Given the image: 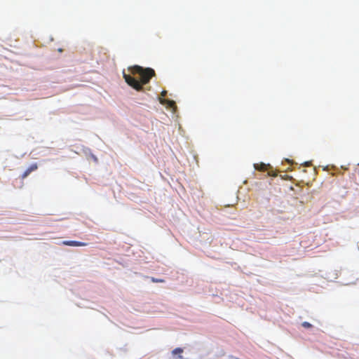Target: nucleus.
I'll return each mask as SVG.
<instances>
[{
  "label": "nucleus",
  "mask_w": 359,
  "mask_h": 359,
  "mask_svg": "<svg viewBox=\"0 0 359 359\" xmlns=\"http://www.w3.org/2000/svg\"><path fill=\"white\" fill-rule=\"evenodd\" d=\"M166 94H167V91L166 90H163L161 92V96L162 97H165L166 95Z\"/></svg>",
  "instance_id": "10"
},
{
  "label": "nucleus",
  "mask_w": 359,
  "mask_h": 359,
  "mask_svg": "<svg viewBox=\"0 0 359 359\" xmlns=\"http://www.w3.org/2000/svg\"><path fill=\"white\" fill-rule=\"evenodd\" d=\"M268 175L269 176H273V177H276L277 175V174L273 171H269Z\"/></svg>",
  "instance_id": "9"
},
{
  "label": "nucleus",
  "mask_w": 359,
  "mask_h": 359,
  "mask_svg": "<svg viewBox=\"0 0 359 359\" xmlns=\"http://www.w3.org/2000/svg\"><path fill=\"white\" fill-rule=\"evenodd\" d=\"M151 281L154 283H163L164 282V280L163 279H158V278H152Z\"/></svg>",
  "instance_id": "8"
},
{
  "label": "nucleus",
  "mask_w": 359,
  "mask_h": 359,
  "mask_svg": "<svg viewBox=\"0 0 359 359\" xmlns=\"http://www.w3.org/2000/svg\"><path fill=\"white\" fill-rule=\"evenodd\" d=\"M302 325L305 328H311L312 327V325L309 322H303Z\"/></svg>",
  "instance_id": "7"
},
{
  "label": "nucleus",
  "mask_w": 359,
  "mask_h": 359,
  "mask_svg": "<svg viewBox=\"0 0 359 359\" xmlns=\"http://www.w3.org/2000/svg\"><path fill=\"white\" fill-rule=\"evenodd\" d=\"M184 351L182 348H176L172 351V355L173 356L177 355L178 359H183V353Z\"/></svg>",
  "instance_id": "5"
},
{
  "label": "nucleus",
  "mask_w": 359,
  "mask_h": 359,
  "mask_svg": "<svg viewBox=\"0 0 359 359\" xmlns=\"http://www.w3.org/2000/svg\"><path fill=\"white\" fill-rule=\"evenodd\" d=\"M62 244L65 245L76 247L86 246L87 245L86 243L75 241H65L62 242Z\"/></svg>",
  "instance_id": "3"
},
{
  "label": "nucleus",
  "mask_w": 359,
  "mask_h": 359,
  "mask_svg": "<svg viewBox=\"0 0 359 359\" xmlns=\"http://www.w3.org/2000/svg\"><path fill=\"white\" fill-rule=\"evenodd\" d=\"M159 101L161 104L168 103L170 107H173L175 105V102L172 100H168L163 98H160Z\"/></svg>",
  "instance_id": "6"
},
{
  "label": "nucleus",
  "mask_w": 359,
  "mask_h": 359,
  "mask_svg": "<svg viewBox=\"0 0 359 359\" xmlns=\"http://www.w3.org/2000/svg\"><path fill=\"white\" fill-rule=\"evenodd\" d=\"M38 168L37 163L32 164L27 170L22 173L21 178L22 180L25 179L32 172L36 170Z\"/></svg>",
  "instance_id": "2"
},
{
  "label": "nucleus",
  "mask_w": 359,
  "mask_h": 359,
  "mask_svg": "<svg viewBox=\"0 0 359 359\" xmlns=\"http://www.w3.org/2000/svg\"><path fill=\"white\" fill-rule=\"evenodd\" d=\"M129 71L133 74H138L140 77V81H138L130 75L123 73V78L126 82L137 90H142V86L148 83L150 79L155 76V71L149 67L143 68L142 67L135 65L130 67Z\"/></svg>",
  "instance_id": "1"
},
{
  "label": "nucleus",
  "mask_w": 359,
  "mask_h": 359,
  "mask_svg": "<svg viewBox=\"0 0 359 359\" xmlns=\"http://www.w3.org/2000/svg\"><path fill=\"white\" fill-rule=\"evenodd\" d=\"M254 167L257 170L266 171V170H268V169L270 168V165H269V164L266 165L263 163H255L254 165Z\"/></svg>",
  "instance_id": "4"
}]
</instances>
